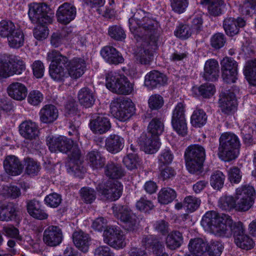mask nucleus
I'll return each instance as SVG.
<instances>
[{
  "label": "nucleus",
  "mask_w": 256,
  "mask_h": 256,
  "mask_svg": "<svg viewBox=\"0 0 256 256\" xmlns=\"http://www.w3.org/2000/svg\"><path fill=\"white\" fill-rule=\"evenodd\" d=\"M73 242L76 246L84 252H86L90 246V238L88 234L82 231L75 232L72 234Z\"/></svg>",
  "instance_id": "29"
},
{
  "label": "nucleus",
  "mask_w": 256,
  "mask_h": 256,
  "mask_svg": "<svg viewBox=\"0 0 256 256\" xmlns=\"http://www.w3.org/2000/svg\"><path fill=\"white\" fill-rule=\"evenodd\" d=\"M201 204V200L198 198L190 196L185 198L184 205L188 212H194L196 210Z\"/></svg>",
  "instance_id": "54"
},
{
  "label": "nucleus",
  "mask_w": 256,
  "mask_h": 256,
  "mask_svg": "<svg viewBox=\"0 0 256 256\" xmlns=\"http://www.w3.org/2000/svg\"><path fill=\"white\" fill-rule=\"evenodd\" d=\"M206 246V252L210 256H220L224 248L222 244L216 240L210 241Z\"/></svg>",
  "instance_id": "49"
},
{
  "label": "nucleus",
  "mask_w": 256,
  "mask_h": 256,
  "mask_svg": "<svg viewBox=\"0 0 256 256\" xmlns=\"http://www.w3.org/2000/svg\"><path fill=\"white\" fill-rule=\"evenodd\" d=\"M174 156L168 150H164L162 152L158 157V166H166L172 163Z\"/></svg>",
  "instance_id": "60"
},
{
  "label": "nucleus",
  "mask_w": 256,
  "mask_h": 256,
  "mask_svg": "<svg viewBox=\"0 0 256 256\" xmlns=\"http://www.w3.org/2000/svg\"><path fill=\"white\" fill-rule=\"evenodd\" d=\"M164 130V124L162 118H153L149 122L148 126V132L151 136L158 138Z\"/></svg>",
  "instance_id": "37"
},
{
  "label": "nucleus",
  "mask_w": 256,
  "mask_h": 256,
  "mask_svg": "<svg viewBox=\"0 0 256 256\" xmlns=\"http://www.w3.org/2000/svg\"><path fill=\"white\" fill-rule=\"evenodd\" d=\"M70 158L72 160L74 165L72 166V170L74 172H80L81 173H84L85 172V169L82 166V162L81 160V154L78 146L74 143L73 146L70 150Z\"/></svg>",
  "instance_id": "34"
},
{
  "label": "nucleus",
  "mask_w": 256,
  "mask_h": 256,
  "mask_svg": "<svg viewBox=\"0 0 256 256\" xmlns=\"http://www.w3.org/2000/svg\"><path fill=\"white\" fill-rule=\"evenodd\" d=\"M200 95L204 98H209L214 94L216 92L214 86L212 84H204L201 85L198 88Z\"/></svg>",
  "instance_id": "58"
},
{
  "label": "nucleus",
  "mask_w": 256,
  "mask_h": 256,
  "mask_svg": "<svg viewBox=\"0 0 256 256\" xmlns=\"http://www.w3.org/2000/svg\"><path fill=\"white\" fill-rule=\"evenodd\" d=\"M80 196L82 201L86 204H92L96 198V192L92 188L84 187L80 191Z\"/></svg>",
  "instance_id": "52"
},
{
  "label": "nucleus",
  "mask_w": 256,
  "mask_h": 256,
  "mask_svg": "<svg viewBox=\"0 0 256 256\" xmlns=\"http://www.w3.org/2000/svg\"><path fill=\"white\" fill-rule=\"evenodd\" d=\"M142 243L146 248L152 249L154 256H168L165 252V248L162 242L160 241L154 236H144L142 239Z\"/></svg>",
  "instance_id": "18"
},
{
  "label": "nucleus",
  "mask_w": 256,
  "mask_h": 256,
  "mask_svg": "<svg viewBox=\"0 0 256 256\" xmlns=\"http://www.w3.org/2000/svg\"><path fill=\"white\" fill-rule=\"evenodd\" d=\"M194 32L187 24H180L175 32V35L182 39H186L190 37Z\"/></svg>",
  "instance_id": "62"
},
{
  "label": "nucleus",
  "mask_w": 256,
  "mask_h": 256,
  "mask_svg": "<svg viewBox=\"0 0 256 256\" xmlns=\"http://www.w3.org/2000/svg\"><path fill=\"white\" fill-rule=\"evenodd\" d=\"M27 210L30 216L40 220H45L48 217V214L41 208L40 202L35 200H31L27 202Z\"/></svg>",
  "instance_id": "30"
},
{
  "label": "nucleus",
  "mask_w": 256,
  "mask_h": 256,
  "mask_svg": "<svg viewBox=\"0 0 256 256\" xmlns=\"http://www.w3.org/2000/svg\"><path fill=\"white\" fill-rule=\"evenodd\" d=\"M58 116V110L52 104L44 106L40 112V120L44 123L53 122L57 119Z\"/></svg>",
  "instance_id": "28"
},
{
  "label": "nucleus",
  "mask_w": 256,
  "mask_h": 256,
  "mask_svg": "<svg viewBox=\"0 0 256 256\" xmlns=\"http://www.w3.org/2000/svg\"><path fill=\"white\" fill-rule=\"evenodd\" d=\"M220 68L218 62L214 59L206 61L204 67V78L206 80L215 81L219 76Z\"/></svg>",
  "instance_id": "25"
},
{
  "label": "nucleus",
  "mask_w": 256,
  "mask_h": 256,
  "mask_svg": "<svg viewBox=\"0 0 256 256\" xmlns=\"http://www.w3.org/2000/svg\"><path fill=\"white\" fill-rule=\"evenodd\" d=\"M18 28L10 20H2L0 22V36L7 38Z\"/></svg>",
  "instance_id": "53"
},
{
  "label": "nucleus",
  "mask_w": 256,
  "mask_h": 256,
  "mask_svg": "<svg viewBox=\"0 0 256 256\" xmlns=\"http://www.w3.org/2000/svg\"><path fill=\"white\" fill-rule=\"evenodd\" d=\"M9 46L12 48H19L24 44V36L22 30L18 28L7 38Z\"/></svg>",
  "instance_id": "36"
},
{
  "label": "nucleus",
  "mask_w": 256,
  "mask_h": 256,
  "mask_svg": "<svg viewBox=\"0 0 256 256\" xmlns=\"http://www.w3.org/2000/svg\"><path fill=\"white\" fill-rule=\"evenodd\" d=\"M200 4L208 6L209 14L214 16L220 14L222 8L224 6V2L222 0H202Z\"/></svg>",
  "instance_id": "35"
},
{
  "label": "nucleus",
  "mask_w": 256,
  "mask_h": 256,
  "mask_svg": "<svg viewBox=\"0 0 256 256\" xmlns=\"http://www.w3.org/2000/svg\"><path fill=\"white\" fill-rule=\"evenodd\" d=\"M188 0H170L171 6L174 11L178 14L184 12L188 6Z\"/></svg>",
  "instance_id": "64"
},
{
  "label": "nucleus",
  "mask_w": 256,
  "mask_h": 256,
  "mask_svg": "<svg viewBox=\"0 0 256 256\" xmlns=\"http://www.w3.org/2000/svg\"><path fill=\"white\" fill-rule=\"evenodd\" d=\"M47 58L52 61L49 67V73L51 78L56 81L62 82L68 77L66 70L68 58L62 55L58 51L52 50L48 53Z\"/></svg>",
  "instance_id": "5"
},
{
  "label": "nucleus",
  "mask_w": 256,
  "mask_h": 256,
  "mask_svg": "<svg viewBox=\"0 0 256 256\" xmlns=\"http://www.w3.org/2000/svg\"><path fill=\"white\" fill-rule=\"evenodd\" d=\"M201 224L219 236L228 238L233 235L236 244L241 248L248 250L254 246L252 240L244 234L242 223L234 222L228 214H220L215 211L208 212L202 216Z\"/></svg>",
  "instance_id": "2"
},
{
  "label": "nucleus",
  "mask_w": 256,
  "mask_h": 256,
  "mask_svg": "<svg viewBox=\"0 0 256 256\" xmlns=\"http://www.w3.org/2000/svg\"><path fill=\"white\" fill-rule=\"evenodd\" d=\"M225 176L223 173L220 170H216L211 175L210 184L214 189L219 190L222 188Z\"/></svg>",
  "instance_id": "46"
},
{
  "label": "nucleus",
  "mask_w": 256,
  "mask_h": 256,
  "mask_svg": "<svg viewBox=\"0 0 256 256\" xmlns=\"http://www.w3.org/2000/svg\"><path fill=\"white\" fill-rule=\"evenodd\" d=\"M19 131L20 135L26 140H35L38 134V126L31 120H26L20 125Z\"/></svg>",
  "instance_id": "24"
},
{
  "label": "nucleus",
  "mask_w": 256,
  "mask_h": 256,
  "mask_svg": "<svg viewBox=\"0 0 256 256\" xmlns=\"http://www.w3.org/2000/svg\"><path fill=\"white\" fill-rule=\"evenodd\" d=\"M208 116L202 109H196L193 112L190 119L192 126L195 128H200L206 122Z\"/></svg>",
  "instance_id": "42"
},
{
  "label": "nucleus",
  "mask_w": 256,
  "mask_h": 256,
  "mask_svg": "<svg viewBox=\"0 0 256 256\" xmlns=\"http://www.w3.org/2000/svg\"><path fill=\"white\" fill-rule=\"evenodd\" d=\"M96 190L98 194L106 200L114 201L118 200L122 194L123 186L118 181L108 182L104 184H99Z\"/></svg>",
  "instance_id": "9"
},
{
  "label": "nucleus",
  "mask_w": 256,
  "mask_h": 256,
  "mask_svg": "<svg viewBox=\"0 0 256 256\" xmlns=\"http://www.w3.org/2000/svg\"><path fill=\"white\" fill-rule=\"evenodd\" d=\"M114 216L122 222L124 228L128 231L137 229L138 222L136 216L126 206H112Z\"/></svg>",
  "instance_id": "8"
},
{
  "label": "nucleus",
  "mask_w": 256,
  "mask_h": 256,
  "mask_svg": "<svg viewBox=\"0 0 256 256\" xmlns=\"http://www.w3.org/2000/svg\"><path fill=\"white\" fill-rule=\"evenodd\" d=\"M8 96L12 98L22 100H24L27 95V88L22 84L14 82L10 84L7 88Z\"/></svg>",
  "instance_id": "27"
},
{
  "label": "nucleus",
  "mask_w": 256,
  "mask_h": 256,
  "mask_svg": "<svg viewBox=\"0 0 256 256\" xmlns=\"http://www.w3.org/2000/svg\"><path fill=\"white\" fill-rule=\"evenodd\" d=\"M87 159L90 166L93 168H102L105 164L104 157L98 151L90 152L87 155Z\"/></svg>",
  "instance_id": "41"
},
{
  "label": "nucleus",
  "mask_w": 256,
  "mask_h": 256,
  "mask_svg": "<svg viewBox=\"0 0 256 256\" xmlns=\"http://www.w3.org/2000/svg\"><path fill=\"white\" fill-rule=\"evenodd\" d=\"M167 78L165 74L157 70H152L145 76L144 85L153 89L166 84Z\"/></svg>",
  "instance_id": "22"
},
{
  "label": "nucleus",
  "mask_w": 256,
  "mask_h": 256,
  "mask_svg": "<svg viewBox=\"0 0 256 256\" xmlns=\"http://www.w3.org/2000/svg\"><path fill=\"white\" fill-rule=\"evenodd\" d=\"M68 76L76 79L80 77L86 68L84 60L80 58H74L68 61L66 64Z\"/></svg>",
  "instance_id": "19"
},
{
  "label": "nucleus",
  "mask_w": 256,
  "mask_h": 256,
  "mask_svg": "<svg viewBox=\"0 0 256 256\" xmlns=\"http://www.w3.org/2000/svg\"><path fill=\"white\" fill-rule=\"evenodd\" d=\"M133 90L132 84L128 78L122 74L119 82L116 84L113 92L121 94H130Z\"/></svg>",
  "instance_id": "39"
},
{
  "label": "nucleus",
  "mask_w": 256,
  "mask_h": 256,
  "mask_svg": "<svg viewBox=\"0 0 256 256\" xmlns=\"http://www.w3.org/2000/svg\"><path fill=\"white\" fill-rule=\"evenodd\" d=\"M206 243L200 238L191 240L188 244L189 251L196 256H201L206 251Z\"/></svg>",
  "instance_id": "40"
},
{
  "label": "nucleus",
  "mask_w": 256,
  "mask_h": 256,
  "mask_svg": "<svg viewBox=\"0 0 256 256\" xmlns=\"http://www.w3.org/2000/svg\"><path fill=\"white\" fill-rule=\"evenodd\" d=\"M122 76V74L116 72H110L108 73L106 76V88L113 92L116 84Z\"/></svg>",
  "instance_id": "51"
},
{
  "label": "nucleus",
  "mask_w": 256,
  "mask_h": 256,
  "mask_svg": "<svg viewBox=\"0 0 256 256\" xmlns=\"http://www.w3.org/2000/svg\"><path fill=\"white\" fill-rule=\"evenodd\" d=\"M244 74L250 82L256 84V60L246 66Z\"/></svg>",
  "instance_id": "48"
},
{
  "label": "nucleus",
  "mask_w": 256,
  "mask_h": 256,
  "mask_svg": "<svg viewBox=\"0 0 256 256\" xmlns=\"http://www.w3.org/2000/svg\"><path fill=\"white\" fill-rule=\"evenodd\" d=\"M78 98L80 104L86 108L92 106L95 102V98L92 92L86 87L80 90Z\"/></svg>",
  "instance_id": "32"
},
{
  "label": "nucleus",
  "mask_w": 256,
  "mask_h": 256,
  "mask_svg": "<svg viewBox=\"0 0 256 256\" xmlns=\"http://www.w3.org/2000/svg\"><path fill=\"white\" fill-rule=\"evenodd\" d=\"M76 14V7L70 3L64 2L58 7L56 16L60 23L67 24L74 19Z\"/></svg>",
  "instance_id": "15"
},
{
  "label": "nucleus",
  "mask_w": 256,
  "mask_h": 256,
  "mask_svg": "<svg viewBox=\"0 0 256 256\" xmlns=\"http://www.w3.org/2000/svg\"><path fill=\"white\" fill-rule=\"evenodd\" d=\"M46 144L52 152H60L67 153L70 152L74 144V141L64 136L54 137L49 136L46 138Z\"/></svg>",
  "instance_id": "10"
},
{
  "label": "nucleus",
  "mask_w": 256,
  "mask_h": 256,
  "mask_svg": "<svg viewBox=\"0 0 256 256\" xmlns=\"http://www.w3.org/2000/svg\"><path fill=\"white\" fill-rule=\"evenodd\" d=\"M184 158L188 170L192 174H200L203 170L206 158L204 148L200 144H192L184 152Z\"/></svg>",
  "instance_id": "4"
},
{
  "label": "nucleus",
  "mask_w": 256,
  "mask_h": 256,
  "mask_svg": "<svg viewBox=\"0 0 256 256\" xmlns=\"http://www.w3.org/2000/svg\"><path fill=\"white\" fill-rule=\"evenodd\" d=\"M8 62L9 71L14 72L12 75L20 74L26 70L24 62L17 57L11 58Z\"/></svg>",
  "instance_id": "45"
},
{
  "label": "nucleus",
  "mask_w": 256,
  "mask_h": 256,
  "mask_svg": "<svg viewBox=\"0 0 256 256\" xmlns=\"http://www.w3.org/2000/svg\"><path fill=\"white\" fill-rule=\"evenodd\" d=\"M256 10V0H245L240 6L239 10L242 15L250 16Z\"/></svg>",
  "instance_id": "55"
},
{
  "label": "nucleus",
  "mask_w": 256,
  "mask_h": 256,
  "mask_svg": "<svg viewBox=\"0 0 256 256\" xmlns=\"http://www.w3.org/2000/svg\"><path fill=\"white\" fill-rule=\"evenodd\" d=\"M182 234L178 230H173L166 238L165 243L166 247L170 250H175L180 248L183 243Z\"/></svg>",
  "instance_id": "31"
},
{
  "label": "nucleus",
  "mask_w": 256,
  "mask_h": 256,
  "mask_svg": "<svg viewBox=\"0 0 256 256\" xmlns=\"http://www.w3.org/2000/svg\"><path fill=\"white\" fill-rule=\"evenodd\" d=\"M3 166L6 172L12 176L20 175L24 170L22 162L14 155L6 156L3 162Z\"/></svg>",
  "instance_id": "16"
},
{
  "label": "nucleus",
  "mask_w": 256,
  "mask_h": 256,
  "mask_svg": "<svg viewBox=\"0 0 256 256\" xmlns=\"http://www.w3.org/2000/svg\"><path fill=\"white\" fill-rule=\"evenodd\" d=\"M114 116L120 121L129 119L134 113L135 108L131 100L120 96L114 99L111 104Z\"/></svg>",
  "instance_id": "7"
},
{
  "label": "nucleus",
  "mask_w": 256,
  "mask_h": 256,
  "mask_svg": "<svg viewBox=\"0 0 256 256\" xmlns=\"http://www.w3.org/2000/svg\"><path fill=\"white\" fill-rule=\"evenodd\" d=\"M219 104L222 112L228 114L236 109V100L235 94L230 90H224L220 96Z\"/></svg>",
  "instance_id": "14"
},
{
  "label": "nucleus",
  "mask_w": 256,
  "mask_h": 256,
  "mask_svg": "<svg viewBox=\"0 0 256 256\" xmlns=\"http://www.w3.org/2000/svg\"><path fill=\"white\" fill-rule=\"evenodd\" d=\"M175 190L170 188H164L160 190L158 194L159 202L163 204H167L172 202L176 198Z\"/></svg>",
  "instance_id": "43"
},
{
  "label": "nucleus",
  "mask_w": 256,
  "mask_h": 256,
  "mask_svg": "<svg viewBox=\"0 0 256 256\" xmlns=\"http://www.w3.org/2000/svg\"><path fill=\"white\" fill-rule=\"evenodd\" d=\"M62 200V196L60 194L53 192L47 195L44 200L45 204L50 208H58L61 204Z\"/></svg>",
  "instance_id": "57"
},
{
  "label": "nucleus",
  "mask_w": 256,
  "mask_h": 256,
  "mask_svg": "<svg viewBox=\"0 0 256 256\" xmlns=\"http://www.w3.org/2000/svg\"><path fill=\"white\" fill-rule=\"evenodd\" d=\"M108 34L111 38L118 41L126 38V34L124 30L118 26H112L108 28Z\"/></svg>",
  "instance_id": "56"
},
{
  "label": "nucleus",
  "mask_w": 256,
  "mask_h": 256,
  "mask_svg": "<svg viewBox=\"0 0 256 256\" xmlns=\"http://www.w3.org/2000/svg\"><path fill=\"white\" fill-rule=\"evenodd\" d=\"M100 54L104 60L110 64L117 65L124 60L120 53L112 46H104L100 50Z\"/></svg>",
  "instance_id": "23"
},
{
  "label": "nucleus",
  "mask_w": 256,
  "mask_h": 256,
  "mask_svg": "<svg viewBox=\"0 0 256 256\" xmlns=\"http://www.w3.org/2000/svg\"><path fill=\"white\" fill-rule=\"evenodd\" d=\"M246 24L244 20L238 17L236 18L232 17L226 18L223 22V28L226 34L230 36L237 34L240 28L244 27Z\"/></svg>",
  "instance_id": "21"
},
{
  "label": "nucleus",
  "mask_w": 256,
  "mask_h": 256,
  "mask_svg": "<svg viewBox=\"0 0 256 256\" xmlns=\"http://www.w3.org/2000/svg\"><path fill=\"white\" fill-rule=\"evenodd\" d=\"M255 194L254 188L250 185H244L236 190V198H244L253 200V196Z\"/></svg>",
  "instance_id": "47"
},
{
  "label": "nucleus",
  "mask_w": 256,
  "mask_h": 256,
  "mask_svg": "<svg viewBox=\"0 0 256 256\" xmlns=\"http://www.w3.org/2000/svg\"><path fill=\"white\" fill-rule=\"evenodd\" d=\"M124 140L120 136L117 134H110L105 140V148L110 153L116 154L119 152L124 146Z\"/></svg>",
  "instance_id": "26"
},
{
  "label": "nucleus",
  "mask_w": 256,
  "mask_h": 256,
  "mask_svg": "<svg viewBox=\"0 0 256 256\" xmlns=\"http://www.w3.org/2000/svg\"><path fill=\"white\" fill-rule=\"evenodd\" d=\"M90 130L95 134H103L111 127L110 120L104 114L94 116L90 123Z\"/></svg>",
  "instance_id": "20"
},
{
  "label": "nucleus",
  "mask_w": 256,
  "mask_h": 256,
  "mask_svg": "<svg viewBox=\"0 0 256 256\" xmlns=\"http://www.w3.org/2000/svg\"><path fill=\"white\" fill-rule=\"evenodd\" d=\"M138 158L136 154H128L123 158L124 164L130 170L136 168Z\"/></svg>",
  "instance_id": "59"
},
{
  "label": "nucleus",
  "mask_w": 256,
  "mask_h": 256,
  "mask_svg": "<svg viewBox=\"0 0 256 256\" xmlns=\"http://www.w3.org/2000/svg\"><path fill=\"white\" fill-rule=\"evenodd\" d=\"M222 77L226 83H234L237 79L238 64L233 58L225 57L220 62Z\"/></svg>",
  "instance_id": "12"
},
{
  "label": "nucleus",
  "mask_w": 256,
  "mask_h": 256,
  "mask_svg": "<svg viewBox=\"0 0 256 256\" xmlns=\"http://www.w3.org/2000/svg\"><path fill=\"white\" fill-rule=\"evenodd\" d=\"M105 175L113 179H117L124 176V170L122 166L112 162H108L104 168Z\"/></svg>",
  "instance_id": "38"
},
{
  "label": "nucleus",
  "mask_w": 256,
  "mask_h": 256,
  "mask_svg": "<svg viewBox=\"0 0 256 256\" xmlns=\"http://www.w3.org/2000/svg\"><path fill=\"white\" fill-rule=\"evenodd\" d=\"M26 172L30 176L37 175L40 169V165L34 159L26 158H24Z\"/></svg>",
  "instance_id": "50"
},
{
  "label": "nucleus",
  "mask_w": 256,
  "mask_h": 256,
  "mask_svg": "<svg viewBox=\"0 0 256 256\" xmlns=\"http://www.w3.org/2000/svg\"><path fill=\"white\" fill-rule=\"evenodd\" d=\"M140 148L147 154H154L159 149L160 143L159 138L151 136L150 133L142 132L138 138Z\"/></svg>",
  "instance_id": "13"
},
{
  "label": "nucleus",
  "mask_w": 256,
  "mask_h": 256,
  "mask_svg": "<svg viewBox=\"0 0 256 256\" xmlns=\"http://www.w3.org/2000/svg\"><path fill=\"white\" fill-rule=\"evenodd\" d=\"M236 201L231 196H221L218 202V206L222 210L230 212L233 209L236 210Z\"/></svg>",
  "instance_id": "44"
},
{
  "label": "nucleus",
  "mask_w": 256,
  "mask_h": 256,
  "mask_svg": "<svg viewBox=\"0 0 256 256\" xmlns=\"http://www.w3.org/2000/svg\"><path fill=\"white\" fill-rule=\"evenodd\" d=\"M120 230L119 228L114 226L106 228L103 234L104 242L108 245L110 243H112L114 242V238L117 234H118Z\"/></svg>",
  "instance_id": "61"
},
{
  "label": "nucleus",
  "mask_w": 256,
  "mask_h": 256,
  "mask_svg": "<svg viewBox=\"0 0 256 256\" xmlns=\"http://www.w3.org/2000/svg\"><path fill=\"white\" fill-rule=\"evenodd\" d=\"M172 124L174 130L180 134H186L188 128L185 118L184 104L180 102L175 107L172 113Z\"/></svg>",
  "instance_id": "11"
},
{
  "label": "nucleus",
  "mask_w": 256,
  "mask_h": 256,
  "mask_svg": "<svg viewBox=\"0 0 256 256\" xmlns=\"http://www.w3.org/2000/svg\"><path fill=\"white\" fill-rule=\"evenodd\" d=\"M144 12H136L129 18L130 30L137 42H142L136 54V59L140 64H149L153 56V51L156 48L158 34V22L148 17L142 16Z\"/></svg>",
  "instance_id": "1"
},
{
  "label": "nucleus",
  "mask_w": 256,
  "mask_h": 256,
  "mask_svg": "<svg viewBox=\"0 0 256 256\" xmlns=\"http://www.w3.org/2000/svg\"><path fill=\"white\" fill-rule=\"evenodd\" d=\"M16 216V208L13 203L3 204L0 206V220L10 222Z\"/></svg>",
  "instance_id": "33"
},
{
  "label": "nucleus",
  "mask_w": 256,
  "mask_h": 256,
  "mask_svg": "<svg viewBox=\"0 0 256 256\" xmlns=\"http://www.w3.org/2000/svg\"><path fill=\"white\" fill-rule=\"evenodd\" d=\"M218 154L224 161H230L239 154L240 144L238 137L233 133L222 134L219 139Z\"/></svg>",
  "instance_id": "3"
},
{
  "label": "nucleus",
  "mask_w": 256,
  "mask_h": 256,
  "mask_svg": "<svg viewBox=\"0 0 256 256\" xmlns=\"http://www.w3.org/2000/svg\"><path fill=\"white\" fill-rule=\"evenodd\" d=\"M158 169L160 172V177L164 180L172 178L176 174L174 170L167 165L158 166Z\"/></svg>",
  "instance_id": "63"
},
{
  "label": "nucleus",
  "mask_w": 256,
  "mask_h": 256,
  "mask_svg": "<svg viewBox=\"0 0 256 256\" xmlns=\"http://www.w3.org/2000/svg\"><path fill=\"white\" fill-rule=\"evenodd\" d=\"M28 16L34 24H48L52 22L54 12L44 3H33L29 5Z\"/></svg>",
  "instance_id": "6"
},
{
  "label": "nucleus",
  "mask_w": 256,
  "mask_h": 256,
  "mask_svg": "<svg viewBox=\"0 0 256 256\" xmlns=\"http://www.w3.org/2000/svg\"><path fill=\"white\" fill-rule=\"evenodd\" d=\"M62 232L58 226H51L44 230L43 240L48 246H56L62 242Z\"/></svg>",
  "instance_id": "17"
}]
</instances>
